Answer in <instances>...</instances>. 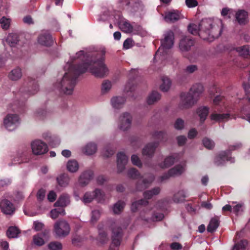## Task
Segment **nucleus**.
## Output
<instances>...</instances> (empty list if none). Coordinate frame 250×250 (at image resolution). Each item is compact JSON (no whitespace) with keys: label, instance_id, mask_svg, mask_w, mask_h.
<instances>
[{"label":"nucleus","instance_id":"63","mask_svg":"<svg viewBox=\"0 0 250 250\" xmlns=\"http://www.w3.org/2000/svg\"><path fill=\"white\" fill-rule=\"evenodd\" d=\"M103 155L106 157H108L114 154V151L111 148H105L103 150Z\"/></svg>","mask_w":250,"mask_h":250},{"label":"nucleus","instance_id":"45","mask_svg":"<svg viewBox=\"0 0 250 250\" xmlns=\"http://www.w3.org/2000/svg\"><path fill=\"white\" fill-rule=\"evenodd\" d=\"M95 199L94 191L92 192H87L84 194L82 199L83 202L84 204L91 202Z\"/></svg>","mask_w":250,"mask_h":250},{"label":"nucleus","instance_id":"44","mask_svg":"<svg viewBox=\"0 0 250 250\" xmlns=\"http://www.w3.org/2000/svg\"><path fill=\"white\" fill-rule=\"evenodd\" d=\"M175 160V157L171 156H168L165 159L163 163L160 165V167L163 168L168 167L174 163Z\"/></svg>","mask_w":250,"mask_h":250},{"label":"nucleus","instance_id":"53","mask_svg":"<svg viewBox=\"0 0 250 250\" xmlns=\"http://www.w3.org/2000/svg\"><path fill=\"white\" fill-rule=\"evenodd\" d=\"M247 244L246 240H241L234 246L232 250H245Z\"/></svg>","mask_w":250,"mask_h":250},{"label":"nucleus","instance_id":"61","mask_svg":"<svg viewBox=\"0 0 250 250\" xmlns=\"http://www.w3.org/2000/svg\"><path fill=\"white\" fill-rule=\"evenodd\" d=\"M197 70V66L196 65H189L184 69V72L187 74H191Z\"/></svg>","mask_w":250,"mask_h":250},{"label":"nucleus","instance_id":"28","mask_svg":"<svg viewBox=\"0 0 250 250\" xmlns=\"http://www.w3.org/2000/svg\"><path fill=\"white\" fill-rule=\"evenodd\" d=\"M219 225V218L218 217H214L211 219L209 224L207 227V230L209 232L214 231L218 227Z\"/></svg>","mask_w":250,"mask_h":250},{"label":"nucleus","instance_id":"36","mask_svg":"<svg viewBox=\"0 0 250 250\" xmlns=\"http://www.w3.org/2000/svg\"><path fill=\"white\" fill-rule=\"evenodd\" d=\"M22 76L21 70L19 68L12 70L9 74V78L13 81H17L21 79Z\"/></svg>","mask_w":250,"mask_h":250},{"label":"nucleus","instance_id":"11","mask_svg":"<svg viewBox=\"0 0 250 250\" xmlns=\"http://www.w3.org/2000/svg\"><path fill=\"white\" fill-rule=\"evenodd\" d=\"M3 124L5 127L9 131L14 130L19 124V118L16 114H8L4 118Z\"/></svg>","mask_w":250,"mask_h":250},{"label":"nucleus","instance_id":"41","mask_svg":"<svg viewBox=\"0 0 250 250\" xmlns=\"http://www.w3.org/2000/svg\"><path fill=\"white\" fill-rule=\"evenodd\" d=\"M160 98L161 95L158 92L153 91L148 97L147 102L148 104H152L159 100Z\"/></svg>","mask_w":250,"mask_h":250},{"label":"nucleus","instance_id":"15","mask_svg":"<svg viewBox=\"0 0 250 250\" xmlns=\"http://www.w3.org/2000/svg\"><path fill=\"white\" fill-rule=\"evenodd\" d=\"M154 180V176L150 174L148 175L146 178L144 179L141 182L138 181L136 185L135 190L136 191H141L147 188L151 185Z\"/></svg>","mask_w":250,"mask_h":250},{"label":"nucleus","instance_id":"4","mask_svg":"<svg viewBox=\"0 0 250 250\" xmlns=\"http://www.w3.org/2000/svg\"><path fill=\"white\" fill-rule=\"evenodd\" d=\"M110 227L112 231V243L108 250H118L122 240L123 229L125 227H122L118 222L113 223Z\"/></svg>","mask_w":250,"mask_h":250},{"label":"nucleus","instance_id":"50","mask_svg":"<svg viewBox=\"0 0 250 250\" xmlns=\"http://www.w3.org/2000/svg\"><path fill=\"white\" fill-rule=\"evenodd\" d=\"M48 248L50 250H62V246L59 242H51L48 245Z\"/></svg>","mask_w":250,"mask_h":250},{"label":"nucleus","instance_id":"1","mask_svg":"<svg viewBox=\"0 0 250 250\" xmlns=\"http://www.w3.org/2000/svg\"><path fill=\"white\" fill-rule=\"evenodd\" d=\"M199 27V36L204 40L211 42L221 35L223 23L219 19H205L201 21Z\"/></svg>","mask_w":250,"mask_h":250},{"label":"nucleus","instance_id":"52","mask_svg":"<svg viewBox=\"0 0 250 250\" xmlns=\"http://www.w3.org/2000/svg\"><path fill=\"white\" fill-rule=\"evenodd\" d=\"M111 83L109 81H104L102 85V92L103 93H106L108 92L111 88Z\"/></svg>","mask_w":250,"mask_h":250},{"label":"nucleus","instance_id":"7","mask_svg":"<svg viewBox=\"0 0 250 250\" xmlns=\"http://www.w3.org/2000/svg\"><path fill=\"white\" fill-rule=\"evenodd\" d=\"M33 153L35 155H41L48 151L47 144L41 140H35L31 143Z\"/></svg>","mask_w":250,"mask_h":250},{"label":"nucleus","instance_id":"34","mask_svg":"<svg viewBox=\"0 0 250 250\" xmlns=\"http://www.w3.org/2000/svg\"><path fill=\"white\" fill-rule=\"evenodd\" d=\"M58 185L62 187H66L69 182V178L66 174H61L57 178Z\"/></svg>","mask_w":250,"mask_h":250},{"label":"nucleus","instance_id":"31","mask_svg":"<svg viewBox=\"0 0 250 250\" xmlns=\"http://www.w3.org/2000/svg\"><path fill=\"white\" fill-rule=\"evenodd\" d=\"M97 146L96 144L90 143L87 144L83 148V152L86 155H90L95 153L97 151Z\"/></svg>","mask_w":250,"mask_h":250},{"label":"nucleus","instance_id":"16","mask_svg":"<svg viewBox=\"0 0 250 250\" xmlns=\"http://www.w3.org/2000/svg\"><path fill=\"white\" fill-rule=\"evenodd\" d=\"M53 41L51 36L47 32H42L38 38V42L43 46H49L53 43Z\"/></svg>","mask_w":250,"mask_h":250},{"label":"nucleus","instance_id":"12","mask_svg":"<svg viewBox=\"0 0 250 250\" xmlns=\"http://www.w3.org/2000/svg\"><path fill=\"white\" fill-rule=\"evenodd\" d=\"M183 18L181 12L177 10L173 9L165 13L164 20L168 23H173Z\"/></svg>","mask_w":250,"mask_h":250},{"label":"nucleus","instance_id":"43","mask_svg":"<svg viewBox=\"0 0 250 250\" xmlns=\"http://www.w3.org/2000/svg\"><path fill=\"white\" fill-rule=\"evenodd\" d=\"M20 233L19 229L16 227H10L7 230V235L9 238H16Z\"/></svg>","mask_w":250,"mask_h":250},{"label":"nucleus","instance_id":"32","mask_svg":"<svg viewBox=\"0 0 250 250\" xmlns=\"http://www.w3.org/2000/svg\"><path fill=\"white\" fill-rule=\"evenodd\" d=\"M186 197L185 192L184 190H180L174 194L172 200L174 203H179L184 202Z\"/></svg>","mask_w":250,"mask_h":250},{"label":"nucleus","instance_id":"56","mask_svg":"<svg viewBox=\"0 0 250 250\" xmlns=\"http://www.w3.org/2000/svg\"><path fill=\"white\" fill-rule=\"evenodd\" d=\"M199 27L195 24H190L188 26V31L193 35H199L200 31H198Z\"/></svg>","mask_w":250,"mask_h":250},{"label":"nucleus","instance_id":"47","mask_svg":"<svg viewBox=\"0 0 250 250\" xmlns=\"http://www.w3.org/2000/svg\"><path fill=\"white\" fill-rule=\"evenodd\" d=\"M125 205V203L121 201H119L116 203L113 208L114 213L115 214L120 213L123 210Z\"/></svg>","mask_w":250,"mask_h":250},{"label":"nucleus","instance_id":"49","mask_svg":"<svg viewBox=\"0 0 250 250\" xmlns=\"http://www.w3.org/2000/svg\"><path fill=\"white\" fill-rule=\"evenodd\" d=\"M98 240L99 242L102 245L107 243L108 240L107 234L104 231L100 230Z\"/></svg>","mask_w":250,"mask_h":250},{"label":"nucleus","instance_id":"40","mask_svg":"<svg viewBox=\"0 0 250 250\" xmlns=\"http://www.w3.org/2000/svg\"><path fill=\"white\" fill-rule=\"evenodd\" d=\"M162 81V83L160 85V88L162 91L167 92L171 86V81L168 78L166 77H163Z\"/></svg>","mask_w":250,"mask_h":250},{"label":"nucleus","instance_id":"33","mask_svg":"<svg viewBox=\"0 0 250 250\" xmlns=\"http://www.w3.org/2000/svg\"><path fill=\"white\" fill-rule=\"evenodd\" d=\"M160 188L159 187H156L151 190H146L143 193L145 200L150 199L154 195H158L160 192Z\"/></svg>","mask_w":250,"mask_h":250},{"label":"nucleus","instance_id":"60","mask_svg":"<svg viewBox=\"0 0 250 250\" xmlns=\"http://www.w3.org/2000/svg\"><path fill=\"white\" fill-rule=\"evenodd\" d=\"M243 211V205L238 204L234 206L232 208V211L236 214H238Z\"/></svg>","mask_w":250,"mask_h":250},{"label":"nucleus","instance_id":"23","mask_svg":"<svg viewBox=\"0 0 250 250\" xmlns=\"http://www.w3.org/2000/svg\"><path fill=\"white\" fill-rule=\"evenodd\" d=\"M70 203V197L67 194L61 195L58 200L54 204L55 207H65L68 205Z\"/></svg>","mask_w":250,"mask_h":250},{"label":"nucleus","instance_id":"48","mask_svg":"<svg viewBox=\"0 0 250 250\" xmlns=\"http://www.w3.org/2000/svg\"><path fill=\"white\" fill-rule=\"evenodd\" d=\"M127 175L133 179H137L141 177L139 172L134 168H131L128 170Z\"/></svg>","mask_w":250,"mask_h":250},{"label":"nucleus","instance_id":"39","mask_svg":"<svg viewBox=\"0 0 250 250\" xmlns=\"http://www.w3.org/2000/svg\"><path fill=\"white\" fill-rule=\"evenodd\" d=\"M66 167L67 170L71 172H75L79 169V164L75 160L68 161Z\"/></svg>","mask_w":250,"mask_h":250},{"label":"nucleus","instance_id":"3","mask_svg":"<svg viewBox=\"0 0 250 250\" xmlns=\"http://www.w3.org/2000/svg\"><path fill=\"white\" fill-rule=\"evenodd\" d=\"M105 52L104 50L99 52L94 60L79 66L80 69L85 68L86 71L89 69L96 77H104L108 72V69L104 62Z\"/></svg>","mask_w":250,"mask_h":250},{"label":"nucleus","instance_id":"42","mask_svg":"<svg viewBox=\"0 0 250 250\" xmlns=\"http://www.w3.org/2000/svg\"><path fill=\"white\" fill-rule=\"evenodd\" d=\"M148 204V202L145 199H141L138 201L134 202L132 203L131 206V209L132 211H136L139 207L141 205H147Z\"/></svg>","mask_w":250,"mask_h":250},{"label":"nucleus","instance_id":"38","mask_svg":"<svg viewBox=\"0 0 250 250\" xmlns=\"http://www.w3.org/2000/svg\"><path fill=\"white\" fill-rule=\"evenodd\" d=\"M95 199L99 203H103L105 201V195L101 189L96 188L94 190Z\"/></svg>","mask_w":250,"mask_h":250},{"label":"nucleus","instance_id":"18","mask_svg":"<svg viewBox=\"0 0 250 250\" xmlns=\"http://www.w3.org/2000/svg\"><path fill=\"white\" fill-rule=\"evenodd\" d=\"M158 145V142L147 144L143 149L142 154L149 158L152 157Z\"/></svg>","mask_w":250,"mask_h":250},{"label":"nucleus","instance_id":"6","mask_svg":"<svg viewBox=\"0 0 250 250\" xmlns=\"http://www.w3.org/2000/svg\"><path fill=\"white\" fill-rule=\"evenodd\" d=\"M174 33L171 30L167 31L164 34V38L161 40V45L159 48L156 54L164 55L167 49H170L174 44Z\"/></svg>","mask_w":250,"mask_h":250},{"label":"nucleus","instance_id":"58","mask_svg":"<svg viewBox=\"0 0 250 250\" xmlns=\"http://www.w3.org/2000/svg\"><path fill=\"white\" fill-rule=\"evenodd\" d=\"M184 121L181 118L177 119L174 125L175 129L178 130H181L184 127Z\"/></svg>","mask_w":250,"mask_h":250},{"label":"nucleus","instance_id":"55","mask_svg":"<svg viewBox=\"0 0 250 250\" xmlns=\"http://www.w3.org/2000/svg\"><path fill=\"white\" fill-rule=\"evenodd\" d=\"M100 212L98 210H94L91 212V217L90 221L94 224L97 221L100 217Z\"/></svg>","mask_w":250,"mask_h":250},{"label":"nucleus","instance_id":"22","mask_svg":"<svg viewBox=\"0 0 250 250\" xmlns=\"http://www.w3.org/2000/svg\"><path fill=\"white\" fill-rule=\"evenodd\" d=\"M126 99L123 96H115L111 99V104L113 107L116 109L122 108L125 104Z\"/></svg>","mask_w":250,"mask_h":250},{"label":"nucleus","instance_id":"35","mask_svg":"<svg viewBox=\"0 0 250 250\" xmlns=\"http://www.w3.org/2000/svg\"><path fill=\"white\" fill-rule=\"evenodd\" d=\"M6 42L10 46H15L19 42L18 36L16 34H9L6 39Z\"/></svg>","mask_w":250,"mask_h":250},{"label":"nucleus","instance_id":"24","mask_svg":"<svg viewBox=\"0 0 250 250\" xmlns=\"http://www.w3.org/2000/svg\"><path fill=\"white\" fill-rule=\"evenodd\" d=\"M203 91V86L201 84L196 83L190 88L189 92L195 97V98L199 100Z\"/></svg>","mask_w":250,"mask_h":250},{"label":"nucleus","instance_id":"59","mask_svg":"<svg viewBox=\"0 0 250 250\" xmlns=\"http://www.w3.org/2000/svg\"><path fill=\"white\" fill-rule=\"evenodd\" d=\"M44 224L38 221H34L33 223V229L36 231L42 230L44 227Z\"/></svg>","mask_w":250,"mask_h":250},{"label":"nucleus","instance_id":"37","mask_svg":"<svg viewBox=\"0 0 250 250\" xmlns=\"http://www.w3.org/2000/svg\"><path fill=\"white\" fill-rule=\"evenodd\" d=\"M50 217L53 219H56L59 215L63 216L65 214V210L63 208H57L52 209L50 211Z\"/></svg>","mask_w":250,"mask_h":250},{"label":"nucleus","instance_id":"14","mask_svg":"<svg viewBox=\"0 0 250 250\" xmlns=\"http://www.w3.org/2000/svg\"><path fill=\"white\" fill-rule=\"evenodd\" d=\"M194 44V40L189 37L182 38L179 43V48L181 52H187L190 50Z\"/></svg>","mask_w":250,"mask_h":250},{"label":"nucleus","instance_id":"13","mask_svg":"<svg viewBox=\"0 0 250 250\" xmlns=\"http://www.w3.org/2000/svg\"><path fill=\"white\" fill-rule=\"evenodd\" d=\"M0 208L1 212L6 215H11L13 214L15 210V208L13 204L6 199L1 200Z\"/></svg>","mask_w":250,"mask_h":250},{"label":"nucleus","instance_id":"46","mask_svg":"<svg viewBox=\"0 0 250 250\" xmlns=\"http://www.w3.org/2000/svg\"><path fill=\"white\" fill-rule=\"evenodd\" d=\"M153 139L162 141L166 137L165 132L161 131H155L151 134Z\"/></svg>","mask_w":250,"mask_h":250},{"label":"nucleus","instance_id":"54","mask_svg":"<svg viewBox=\"0 0 250 250\" xmlns=\"http://www.w3.org/2000/svg\"><path fill=\"white\" fill-rule=\"evenodd\" d=\"M10 23V20L5 17H3L0 20V24L1 27L4 29H7L9 28Z\"/></svg>","mask_w":250,"mask_h":250},{"label":"nucleus","instance_id":"30","mask_svg":"<svg viewBox=\"0 0 250 250\" xmlns=\"http://www.w3.org/2000/svg\"><path fill=\"white\" fill-rule=\"evenodd\" d=\"M121 30L125 33H129L133 31V26L126 21H122L119 23Z\"/></svg>","mask_w":250,"mask_h":250},{"label":"nucleus","instance_id":"27","mask_svg":"<svg viewBox=\"0 0 250 250\" xmlns=\"http://www.w3.org/2000/svg\"><path fill=\"white\" fill-rule=\"evenodd\" d=\"M196 113L200 117V121L203 124L208 114V108L207 107H200L196 110Z\"/></svg>","mask_w":250,"mask_h":250},{"label":"nucleus","instance_id":"10","mask_svg":"<svg viewBox=\"0 0 250 250\" xmlns=\"http://www.w3.org/2000/svg\"><path fill=\"white\" fill-rule=\"evenodd\" d=\"M185 170V166L177 165L170 169L168 172L161 177V181L168 180L170 177H176L181 175Z\"/></svg>","mask_w":250,"mask_h":250},{"label":"nucleus","instance_id":"64","mask_svg":"<svg viewBox=\"0 0 250 250\" xmlns=\"http://www.w3.org/2000/svg\"><path fill=\"white\" fill-rule=\"evenodd\" d=\"M45 195V191L43 189H40L37 192V196L39 200L42 201Z\"/></svg>","mask_w":250,"mask_h":250},{"label":"nucleus","instance_id":"8","mask_svg":"<svg viewBox=\"0 0 250 250\" xmlns=\"http://www.w3.org/2000/svg\"><path fill=\"white\" fill-rule=\"evenodd\" d=\"M181 100L180 104V107L182 109L188 108L193 105L198 101V99L189 92L183 93L181 96Z\"/></svg>","mask_w":250,"mask_h":250},{"label":"nucleus","instance_id":"25","mask_svg":"<svg viewBox=\"0 0 250 250\" xmlns=\"http://www.w3.org/2000/svg\"><path fill=\"white\" fill-rule=\"evenodd\" d=\"M230 119V114L212 113L210 115V119L216 122H225Z\"/></svg>","mask_w":250,"mask_h":250},{"label":"nucleus","instance_id":"51","mask_svg":"<svg viewBox=\"0 0 250 250\" xmlns=\"http://www.w3.org/2000/svg\"><path fill=\"white\" fill-rule=\"evenodd\" d=\"M203 144L204 146L208 149H212L215 146L214 142L208 138H205L203 140Z\"/></svg>","mask_w":250,"mask_h":250},{"label":"nucleus","instance_id":"19","mask_svg":"<svg viewBox=\"0 0 250 250\" xmlns=\"http://www.w3.org/2000/svg\"><path fill=\"white\" fill-rule=\"evenodd\" d=\"M230 161L231 163L234 162V159L229 156V152L227 151L221 152L215 158V163L217 166H220L226 161Z\"/></svg>","mask_w":250,"mask_h":250},{"label":"nucleus","instance_id":"21","mask_svg":"<svg viewBox=\"0 0 250 250\" xmlns=\"http://www.w3.org/2000/svg\"><path fill=\"white\" fill-rule=\"evenodd\" d=\"M93 172L91 170L85 171L80 177L79 182L82 186H85L92 178Z\"/></svg>","mask_w":250,"mask_h":250},{"label":"nucleus","instance_id":"57","mask_svg":"<svg viewBox=\"0 0 250 250\" xmlns=\"http://www.w3.org/2000/svg\"><path fill=\"white\" fill-rule=\"evenodd\" d=\"M131 161L133 165L141 167L142 166V163L139 158L136 155H132L131 157Z\"/></svg>","mask_w":250,"mask_h":250},{"label":"nucleus","instance_id":"2","mask_svg":"<svg viewBox=\"0 0 250 250\" xmlns=\"http://www.w3.org/2000/svg\"><path fill=\"white\" fill-rule=\"evenodd\" d=\"M85 71V68L80 69L79 66L77 68L70 66L68 71L64 74L62 79L57 81L55 86L61 92L70 95L74 90L76 79L80 74Z\"/></svg>","mask_w":250,"mask_h":250},{"label":"nucleus","instance_id":"62","mask_svg":"<svg viewBox=\"0 0 250 250\" xmlns=\"http://www.w3.org/2000/svg\"><path fill=\"white\" fill-rule=\"evenodd\" d=\"M185 3L188 8H194L197 6L198 2L196 0H185Z\"/></svg>","mask_w":250,"mask_h":250},{"label":"nucleus","instance_id":"26","mask_svg":"<svg viewBox=\"0 0 250 250\" xmlns=\"http://www.w3.org/2000/svg\"><path fill=\"white\" fill-rule=\"evenodd\" d=\"M236 19L240 24H245L247 22L248 13L244 10H240L235 15Z\"/></svg>","mask_w":250,"mask_h":250},{"label":"nucleus","instance_id":"9","mask_svg":"<svg viewBox=\"0 0 250 250\" xmlns=\"http://www.w3.org/2000/svg\"><path fill=\"white\" fill-rule=\"evenodd\" d=\"M132 118L130 113L124 112L119 117L118 127L123 131L128 130L131 127Z\"/></svg>","mask_w":250,"mask_h":250},{"label":"nucleus","instance_id":"5","mask_svg":"<svg viewBox=\"0 0 250 250\" xmlns=\"http://www.w3.org/2000/svg\"><path fill=\"white\" fill-rule=\"evenodd\" d=\"M70 231L69 224L64 220H59L54 225L53 231L57 237H65L69 234Z\"/></svg>","mask_w":250,"mask_h":250},{"label":"nucleus","instance_id":"17","mask_svg":"<svg viewBox=\"0 0 250 250\" xmlns=\"http://www.w3.org/2000/svg\"><path fill=\"white\" fill-rule=\"evenodd\" d=\"M49 230L44 229L42 233H38L33 237V242L37 246H41L45 243V240L48 239Z\"/></svg>","mask_w":250,"mask_h":250},{"label":"nucleus","instance_id":"29","mask_svg":"<svg viewBox=\"0 0 250 250\" xmlns=\"http://www.w3.org/2000/svg\"><path fill=\"white\" fill-rule=\"evenodd\" d=\"M236 50L240 55L244 58H250V47L248 45H243L238 47L236 48Z\"/></svg>","mask_w":250,"mask_h":250},{"label":"nucleus","instance_id":"20","mask_svg":"<svg viewBox=\"0 0 250 250\" xmlns=\"http://www.w3.org/2000/svg\"><path fill=\"white\" fill-rule=\"evenodd\" d=\"M117 167L119 172H122L125 168V166L127 163L128 158L123 152L117 154Z\"/></svg>","mask_w":250,"mask_h":250}]
</instances>
